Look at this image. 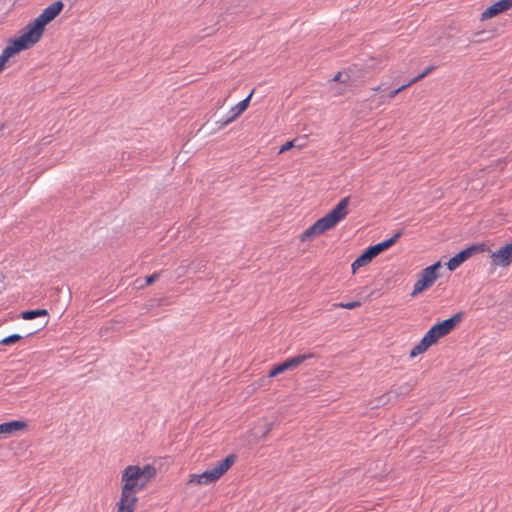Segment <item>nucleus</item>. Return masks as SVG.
I'll return each mask as SVG.
<instances>
[{"mask_svg":"<svg viewBox=\"0 0 512 512\" xmlns=\"http://www.w3.org/2000/svg\"><path fill=\"white\" fill-rule=\"evenodd\" d=\"M122 489L117 508L130 509L134 512L138 502L137 493L146 488L139 465L127 466L121 475Z\"/></svg>","mask_w":512,"mask_h":512,"instance_id":"f257e3e1","label":"nucleus"},{"mask_svg":"<svg viewBox=\"0 0 512 512\" xmlns=\"http://www.w3.org/2000/svg\"><path fill=\"white\" fill-rule=\"evenodd\" d=\"M464 312H457L448 319L434 324L422 337L420 342L410 351V358L426 352L432 345L436 344L442 337L452 332L463 320Z\"/></svg>","mask_w":512,"mask_h":512,"instance_id":"f03ea898","label":"nucleus"},{"mask_svg":"<svg viewBox=\"0 0 512 512\" xmlns=\"http://www.w3.org/2000/svg\"><path fill=\"white\" fill-rule=\"evenodd\" d=\"M44 31L45 26L35 18L21 30L20 36L10 39L9 44L20 53L38 43Z\"/></svg>","mask_w":512,"mask_h":512,"instance_id":"7ed1b4c3","label":"nucleus"},{"mask_svg":"<svg viewBox=\"0 0 512 512\" xmlns=\"http://www.w3.org/2000/svg\"><path fill=\"white\" fill-rule=\"evenodd\" d=\"M350 198V196H347L341 199L325 216L312 224L319 235L335 227L347 216Z\"/></svg>","mask_w":512,"mask_h":512,"instance_id":"20e7f679","label":"nucleus"},{"mask_svg":"<svg viewBox=\"0 0 512 512\" xmlns=\"http://www.w3.org/2000/svg\"><path fill=\"white\" fill-rule=\"evenodd\" d=\"M441 268V262L437 261L432 265L424 268L419 273V278L415 282L413 291L411 293L412 297L417 296L418 294L424 292L429 289L434 282L439 278V269Z\"/></svg>","mask_w":512,"mask_h":512,"instance_id":"39448f33","label":"nucleus"},{"mask_svg":"<svg viewBox=\"0 0 512 512\" xmlns=\"http://www.w3.org/2000/svg\"><path fill=\"white\" fill-rule=\"evenodd\" d=\"M315 358H317V356L313 352H306L303 354H298L293 357L287 358L285 361L273 365V367L268 372V376L276 377L279 374H282L288 370H294L303 363H305L306 361Z\"/></svg>","mask_w":512,"mask_h":512,"instance_id":"423d86ee","label":"nucleus"},{"mask_svg":"<svg viewBox=\"0 0 512 512\" xmlns=\"http://www.w3.org/2000/svg\"><path fill=\"white\" fill-rule=\"evenodd\" d=\"M253 93L254 90H252L245 99L241 100L238 104L233 106L224 119L216 122L218 129H223L225 126L235 121L242 113H244V111H246V109L249 107Z\"/></svg>","mask_w":512,"mask_h":512,"instance_id":"0eeeda50","label":"nucleus"},{"mask_svg":"<svg viewBox=\"0 0 512 512\" xmlns=\"http://www.w3.org/2000/svg\"><path fill=\"white\" fill-rule=\"evenodd\" d=\"M494 266L506 267L512 263V241L490 254Z\"/></svg>","mask_w":512,"mask_h":512,"instance_id":"6e6552de","label":"nucleus"},{"mask_svg":"<svg viewBox=\"0 0 512 512\" xmlns=\"http://www.w3.org/2000/svg\"><path fill=\"white\" fill-rule=\"evenodd\" d=\"M64 8V3L61 0L55 1L49 6H47L41 14L36 17L38 21H40L43 26H47L50 22H52L59 14L62 12Z\"/></svg>","mask_w":512,"mask_h":512,"instance_id":"1a4fd4ad","label":"nucleus"},{"mask_svg":"<svg viewBox=\"0 0 512 512\" xmlns=\"http://www.w3.org/2000/svg\"><path fill=\"white\" fill-rule=\"evenodd\" d=\"M512 7V0H499L489 7L486 8L484 12H482L481 19L487 20L491 19Z\"/></svg>","mask_w":512,"mask_h":512,"instance_id":"9d476101","label":"nucleus"},{"mask_svg":"<svg viewBox=\"0 0 512 512\" xmlns=\"http://www.w3.org/2000/svg\"><path fill=\"white\" fill-rule=\"evenodd\" d=\"M28 427V423L23 420H12L0 424V435H11L15 432L24 430Z\"/></svg>","mask_w":512,"mask_h":512,"instance_id":"9b49d317","label":"nucleus"},{"mask_svg":"<svg viewBox=\"0 0 512 512\" xmlns=\"http://www.w3.org/2000/svg\"><path fill=\"white\" fill-rule=\"evenodd\" d=\"M218 479L219 478L215 474L214 470L211 468V469L204 471L201 474H191L189 483L208 485V484H211V483L217 481Z\"/></svg>","mask_w":512,"mask_h":512,"instance_id":"f8f14e48","label":"nucleus"},{"mask_svg":"<svg viewBox=\"0 0 512 512\" xmlns=\"http://www.w3.org/2000/svg\"><path fill=\"white\" fill-rule=\"evenodd\" d=\"M237 459V456L235 454H229L224 459L219 461L215 467L212 469L214 470L215 474L218 478H221L235 463Z\"/></svg>","mask_w":512,"mask_h":512,"instance_id":"ddd939ff","label":"nucleus"},{"mask_svg":"<svg viewBox=\"0 0 512 512\" xmlns=\"http://www.w3.org/2000/svg\"><path fill=\"white\" fill-rule=\"evenodd\" d=\"M237 459V456L235 454H229L224 459L219 461L215 467L212 469L214 470L215 474L218 478H221L235 463Z\"/></svg>","mask_w":512,"mask_h":512,"instance_id":"4468645a","label":"nucleus"},{"mask_svg":"<svg viewBox=\"0 0 512 512\" xmlns=\"http://www.w3.org/2000/svg\"><path fill=\"white\" fill-rule=\"evenodd\" d=\"M402 235L403 230H398L392 237L373 245V247L376 249V252L378 254H381L382 252L386 251L391 246H393Z\"/></svg>","mask_w":512,"mask_h":512,"instance_id":"2eb2a0df","label":"nucleus"},{"mask_svg":"<svg viewBox=\"0 0 512 512\" xmlns=\"http://www.w3.org/2000/svg\"><path fill=\"white\" fill-rule=\"evenodd\" d=\"M435 69V66H429L427 67L422 73H420L418 76H416L415 78H413L409 83L407 84H404L402 86H400L399 88L391 91L389 93V98H394L398 93H400L402 90H404L405 88H407L408 86L418 82L419 80L423 79L425 76L429 75L432 71H434Z\"/></svg>","mask_w":512,"mask_h":512,"instance_id":"dca6fc26","label":"nucleus"},{"mask_svg":"<svg viewBox=\"0 0 512 512\" xmlns=\"http://www.w3.org/2000/svg\"><path fill=\"white\" fill-rule=\"evenodd\" d=\"M468 259L469 257H467L463 249L449 259V261L446 263L447 269L449 271H454Z\"/></svg>","mask_w":512,"mask_h":512,"instance_id":"f3484780","label":"nucleus"},{"mask_svg":"<svg viewBox=\"0 0 512 512\" xmlns=\"http://www.w3.org/2000/svg\"><path fill=\"white\" fill-rule=\"evenodd\" d=\"M467 257H472L476 254L483 253V252H491L489 246L485 243H476L472 244L464 249Z\"/></svg>","mask_w":512,"mask_h":512,"instance_id":"a211bd4d","label":"nucleus"},{"mask_svg":"<svg viewBox=\"0 0 512 512\" xmlns=\"http://www.w3.org/2000/svg\"><path fill=\"white\" fill-rule=\"evenodd\" d=\"M47 309L25 310L20 313V317L24 320H32L38 317H48Z\"/></svg>","mask_w":512,"mask_h":512,"instance_id":"6ab92c4d","label":"nucleus"},{"mask_svg":"<svg viewBox=\"0 0 512 512\" xmlns=\"http://www.w3.org/2000/svg\"><path fill=\"white\" fill-rule=\"evenodd\" d=\"M16 54L18 52L8 43L0 54V72L5 68L8 60Z\"/></svg>","mask_w":512,"mask_h":512,"instance_id":"aec40b11","label":"nucleus"},{"mask_svg":"<svg viewBox=\"0 0 512 512\" xmlns=\"http://www.w3.org/2000/svg\"><path fill=\"white\" fill-rule=\"evenodd\" d=\"M140 472L143 480L145 481V486L153 479L156 474L157 470L156 467L151 464H146L143 467H140Z\"/></svg>","mask_w":512,"mask_h":512,"instance_id":"412c9836","label":"nucleus"},{"mask_svg":"<svg viewBox=\"0 0 512 512\" xmlns=\"http://www.w3.org/2000/svg\"><path fill=\"white\" fill-rule=\"evenodd\" d=\"M372 261L368 254L363 251L352 263L351 269L352 273H355L359 268L369 264Z\"/></svg>","mask_w":512,"mask_h":512,"instance_id":"4be33fe9","label":"nucleus"},{"mask_svg":"<svg viewBox=\"0 0 512 512\" xmlns=\"http://www.w3.org/2000/svg\"><path fill=\"white\" fill-rule=\"evenodd\" d=\"M319 234L316 232V230L311 225L308 229H306L301 235H300V241L305 242L307 240H311L318 236Z\"/></svg>","mask_w":512,"mask_h":512,"instance_id":"5701e85b","label":"nucleus"},{"mask_svg":"<svg viewBox=\"0 0 512 512\" xmlns=\"http://www.w3.org/2000/svg\"><path fill=\"white\" fill-rule=\"evenodd\" d=\"M21 339H23L22 335L12 334L0 340V345H12L19 342Z\"/></svg>","mask_w":512,"mask_h":512,"instance_id":"b1692460","label":"nucleus"},{"mask_svg":"<svg viewBox=\"0 0 512 512\" xmlns=\"http://www.w3.org/2000/svg\"><path fill=\"white\" fill-rule=\"evenodd\" d=\"M352 69L349 68L348 71H339L333 78V81H336V82H341V83H346L347 81H349L350 79V75H349V72H351Z\"/></svg>","mask_w":512,"mask_h":512,"instance_id":"393cba45","label":"nucleus"},{"mask_svg":"<svg viewBox=\"0 0 512 512\" xmlns=\"http://www.w3.org/2000/svg\"><path fill=\"white\" fill-rule=\"evenodd\" d=\"M335 306L340 307V308H345L348 310H352L357 307H360L361 302L360 301H352V302H347V303H339V304H336Z\"/></svg>","mask_w":512,"mask_h":512,"instance_id":"a878e982","label":"nucleus"},{"mask_svg":"<svg viewBox=\"0 0 512 512\" xmlns=\"http://www.w3.org/2000/svg\"><path fill=\"white\" fill-rule=\"evenodd\" d=\"M160 277V274L155 272L151 275H148L145 277V285L146 286H149V285H152L155 281H157Z\"/></svg>","mask_w":512,"mask_h":512,"instance_id":"bb28decb","label":"nucleus"},{"mask_svg":"<svg viewBox=\"0 0 512 512\" xmlns=\"http://www.w3.org/2000/svg\"><path fill=\"white\" fill-rule=\"evenodd\" d=\"M273 429V423H265L264 424V429H263V432L260 436V439H265L266 436L272 431Z\"/></svg>","mask_w":512,"mask_h":512,"instance_id":"cd10ccee","label":"nucleus"},{"mask_svg":"<svg viewBox=\"0 0 512 512\" xmlns=\"http://www.w3.org/2000/svg\"><path fill=\"white\" fill-rule=\"evenodd\" d=\"M365 253L368 254V256L370 257V259H374L375 257H377L379 254L376 252V249L373 247V245H370L369 247H367L365 250Z\"/></svg>","mask_w":512,"mask_h":512,"instance_id":"c85d7f7f","label":"nucleus"},{"mask_svg":"<svg viewBox=\"0 0 512 512\" xmlns=\"http://www.w3.org/2000/svg\"><path fill=\"white\" fill-rule=\"evenodd\" d=\"M292 147H294V140L287 141L284 145H282V147L279 150V153H283L285 151H288Z\"/></svg>","mask_w":512,"mask_h":512,"instance_id":"c756f323","label":"nucleus"},{"mask_svg":"<svg viewBox=\"0 0 512 512\" xmlns=\"http://www.w3.org/2000/svg\"><path fill=\"white\" fill-rule=\"evenodd\" d=\"M48 321H49V320H48V319H46V320L44 321V323H43V324H42L38 329H36V330H34V331H32V332L27 333L25 337L32 336V335H34L35 333H37L38 331H40V330H42L43 328H45V327L47 326V324H48Z\"/></svg>","mask_w":512,"mask_h":512,"instance_id":"7c9ffc66","label":"nucleus"},{"mask_svg":"<svg viewBox=\"0 0 512 512\" xmlns=\"http://www.w3.org/2000/svg\"><path fill=\"white\" fill-rule=\"evenodd\" d=\"M482 33H475L473 34V38L469 39L471 43H479L482 41V39H476V37L480 36Z\"/></svg>","mask_w":512,"mask_h":512,"instance_id":"2f4dec72","label":"nucleus"},{"mask_svg":"<svg viewBox=\"0 0 512 512\" xmlns=\"http://www.w3.org/2000/svg\"><path fill=\"white\" fill-rule=\"evenodd\" d=\"M117 512H133L130 509L117 508Z\"/></svg>","mask_w":512,"mask_h":512,"instance_id":"473e14b6","label":"nucleus"},{"mask_svg":"<svg viewBox=\"0 0 512 512\" xmlns=\"http://www.w3.org/2000/svg\"><path fill=\"white\" fill-rule=\"evenodd\" d=\"M386 396L385 395H382L380 398H379V402H382L383 404H385L386 402L385 401H382Z\"/></svg>","mask_w":512,"mask_h":512,"instance_id":"72a5a7b5","label":"nucleus"}]
</instances>
